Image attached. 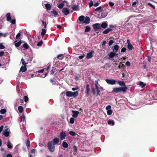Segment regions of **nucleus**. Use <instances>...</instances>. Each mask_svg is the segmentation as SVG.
<instances>
[{"instance_id":"nucleus-10","label":"nucleus","mask_w":157,"mask_h":157,"mask_svg":"<svg viewBox=\"0 0 157 157\" xmlns=\"http://www.w3.org/2000/svg\"><path fill=\"white\" fill-rule=\"evenodd\" d=\"M119 48V46L117 45H116L112 46L111 48V49L112 51V52L116 54H118L117 53V52H118Z\"/></svg>"},{"instance_id":"nucleus-45","label":"nucleus","mask_w":157,"mask_h":157,"mask_svg":"<svg viewBox=\"0 0 157 157\" xmlns=\"http://www.w3.org/2000/svg\"><path fill=\"white\" fill-rule=\"evenodd\" d=\"M62 56V54H59L57 56V58L58 59H59L60 60H62V59H63Z\"/></svg>"},{"instance_id":"nucleus-55","label":"nucleus","mask_w":157,"mask_h":157,"mask_svg":"<svg viewBox=\"0 0 157 157\" xmlns=\"http://www.w3.org/2000/svg\"><path fill=\"white\" fill-rule=\"evenodd\" d=\"M100 2L99 1V2H98L96 3H95L94 5V6H95V7H96V6H98L99 4H100Z\"/></svg>"},{"instance_id":"nucleus-33","label":"nucleus","mask_w":157,"mask_h":157,"mask_svg":"<svg viewBox=\"0 0 157 157\" xmlns=\"http://www.w3.org/2000/svg\"><path fill=\"white\" fill-rule=\"evenodd\" d=\"M52 13L53 14L54 16L56 17L58 15V12L55 10H53L52 12Z\"/></svg>"},{"instance_id":"nucleus-35","label":"nucleus","mask_w":157,"mask_h":157,"mask_svg":"<svg viewBox=\"0 0 157 157\" xmlns=\"http://www.w3.org/2000/svg\"><path fill=\"white\" fill-rule=\"evenodd\" d=\"M23 48H24L25 49H28L29 48L28 45L26 43H25L23 45Z\"/></svg>"},{"instance_id":"nucleus-57","label":"nucleus","mask_w":157,"mask_h":157,"mask_svg":"<svg viewBox=\"0 0 157 157\" xmlns=\"http://www.w3.org/2000/svg\"><path fill=\"white\" fill-rule=\"evenodd\" d=\"M84 56H85L84 54H83L82 55L79 56H78V58L80 59H82L84 57Z\"/></svg>"},{"instance_id":"nucleus-27","label":"nucleus","mask_w":157,"mask_h":157,"mask_svg":"<svg viewBox=\"0 0 157 157\" xmlns=\"http://www.w3.org/2000/svg\"><path fill=\"white\" fill-rule=\"evenodd\" d=\"M102 7L101 6H99L95 9V11L98 12L99 13L102 10Z\"/></svg>"},{"instance_id":"nucleus-38","label":"nucleus","mask_w":157,"mask_h":157,"mask_svg":"<svg viewBox=\"0 0 157 157\" xmlns=\"http://www.w3.org/2000/svg\"><path fill=\"white\" fill-rule=\"evenodd\" d=\"M0 113L1 114H4V113H5L6 112V109H1V110H0Z\"/></svg>"},{"instance_id":"nucleus-39","label":"nucleus","mask_w":157,"mask_h":157,"mask_svg":"<svg viewBox=\"0 0 157 157\" xmlns=\"http://www.w3.org/2000/svg\"><path fill=\"white\" fill-rule=\"evenodd\" d=\"M90 30V26H86V27L85 32H89Z\"/></svg>"},{"instance_id":"nucleus-59","label":"nucleus","mask_w":157,"mask_h":157,"mask_svg":"<svg viewBox=\"0 0 157 157\" xmlns=\"http://www.w3.org/2000/svg\"><path fill=\"white\" fill-rule=\"evenodd\" d=\"M25 120V117L24 115H23L21 117V121H24Z\"/></svg>"},{"instance_id":"nucleus-7","label":"nucleus","mask_w":157,"mask_h":157,"mask_svg":"<svg viewBox=\"0 0 157 157\" xmlns=\"http://www.w3.org/2000/svg\"><path fill=\"white\" fill-rule=\"evenodd\" d=\"M10 15L11 14L10 13H7L6 15V20L7 21L10 22L12 24H14L16 22L15 20L13 19L11 20L12 17H11Z\"/></svg>"},{"instance_id":"nucleus-36","label":"nucleus","mask_w":157,"mask_h":157,"mask_svg":"<svg viewBox=\"0 0 157 157\" xmlns=\"http://www.w3.org/2000/svg\"><path fill=\"white\" fill-rule=\"evenodd\" d=\"M72 9L74 10H78V7L77 5H74L72 7Z\"/></svg>"},{"instance_id":"nucleus-41","label":"nucleus","mask_w":157,"mask_h":157,"mask_svg":"<svg viewBox=\"0 0 157 157\" xmlns=\"http://www.w3.org/2000/svg\"><path fill=\"white\" fill-rule=\"evenodd\" d=\"M139 85L141 87H144L145 86V84L144 83L142 82H140L139 83Z\"/></svg>"},{"instance_id":"nucleus-49","label":"nucleus","mask_w":157,"mask_h":157,"mask_svg":"<svg viewBox=\"0 0 157 157\" xmlns=\"http://www.w3.org/2000/svg\"><path fill=\"white\" fill-rule=\"evenodd\" d=\"M42 44H43L42 41H40L38 42L37 45V46H41L42 45Z\"/></svg>"},{"instance_id":"nucleus-42","label":"nucleus","mask_w":157,"mask_h":157,"mask_svg":"<svg viewBox=\"0 0 157 157\" xmlns=\"http://www.w3.org/2000/svg\"><path fill=\"white\" fill-rule=\"evenodd\" d=\"M69 134L71 136H75L76 135V134L73 131H70L69 132Z\"/></svg>"},{"instance_id":"nucleus-19","label":"nucleus","mask_w":157,"mask_h":157,"mask_svg":"<svg viewBox=\"0 0 157 157\" xmlns=\"http://www.w3.org/2000/svg\"><path fill=\"white\" fill-rule=\"evenodd\" d=\"M90 91L89 85L87 84L86 86V93L87 96H88L89 95V92Z\"/></svg>"},{"instance_id":"nucleus-60","label":"nucleus","mask_w":157,"mask_h":157,"mask_svg":"<svg viewBox=\"0 0 157 157\" xmlns=\"http://www.w3.org/2000/svg\"><path fill=\"white\" fill-rule=\"evenodd\" d=\"M5 48V46L2 44H0V49H3Z\"/></svg>"},{"instance_id":"nucleus-40","label":"nucleus","mask_w":157,"mask_h":157,"mask_svg":"<svg viewBox=\"0 0 157 157\" xmlns=\"http://www.w3.org/2000/svg\"><path fill=\"white\" fill-rule=\"evenodd\" d=\"M25 144L27 148H28L30 147V143L29 140H27Z\"/></svg>"},{"instance_id":"nucleus-32","label":"nucleus","mask_w":157,"mask_h":157,"mask_svg":"<svg viewBox=\"0 0 157 157\" xmlns=\"http://www.w3.org/2000/svg\"><path fill=\"white\" fill-rule=\"evenodd\" d=\"M118 83L119 85L121 86H125V83L124 81H118Z\"/></svg>"},{"instance_id":"nucleus-11","label":"nucleus","mask_w":157,"mask_h":157,"mask_svg":"<svg viewBox=\"0 0 157 157\" xmlns=\"http://www.w3.org/2000/svg\"><path fill=\"white\" fill-rule=\"evenodd\" d=\"M109 57V59L112 60H114L113 58L115 56H117L118 54H116L113 52H109L108 54Z\"/></svg>"},{"instance_id":"nucleus-20","label":"nucleus","mask_w":157,"mask_h":157,"mask_svg":"<svg viewBox=\"0 0 157 157\" xmlns=\"http://www.w3.org/2000/svg\"><path fill=\"white\" fill-rule=\"evenodd\" d=\"M27 70V69L25 65L22 66L20 68V71H21L22 72L26 71Z\"/></svg>"},{"instance_id":"nucleus-22","label":"nucleus","mask_w":157,"mask_h":157,"mask_svg":"<svg viewBox=\"0 0 157 157\" xmlns=\"http://www.w3.org/2000/svg\"><path fill=\"white\" fill-rule=\"evenodd\" d=\"M45 6L46 9L47 10H50L51 8V5L49 3H46L44 4Z\"/></svg>"},{"instance_id":"nucleus-12","label":"nucleus","mask_w":157,"mask_h":157,"mask_svg":"<svg viewBox=\"0 0 157 157\" xmlns=\"http://www.w3.org/2000/svg\"><path fill=\"white\" fill-rule=\"evenodd\" d=\"M59 136L60 140H63L65 139L66 135L65 132L62 131L60 132Z\"/></svg>"},{"instance_id":"nucleus-34","label":"nucleus","mask_w":157,"mask_h":157,"mask_svg":"<svg viewBox=\"0 0 157 157\" xmlns=\"http://www.w3.org/2000/svg\"><path fill=\"white\" fill-rule=\"evenodd\" d=\"M108 124L109 125H113L114 124V122L113 120H109L108 122Z\"/></svg>"},{"instance_id":"nucleus-50","label":"nucleus","mask_w":157,"mask_h":157,"mask_svg":"<svg viewBox=\"0 0 157 157\" xmlns=\"http://www.w3.org/2000/svg\"><path fill=\"white\" fill-rule=\"evenodd\" d=\"M114 42L112 40H110L109 42V46H110Z\"/></svg>"},{"instance_id":"nucleus-30","label":"nucleus","mask_w":157,"mask_h":157,"mask_svg":"<svg viewBox=\"0 0 157 157\" xmlns=\"http://www.w3.org/2000/svg\"><path fill=\"white\" fill-rule=\"evenodd\" d=\"M62 145L63 147L65 148L67 147L68 146V144L65 141H63L62 143Z\"/></svg>"},{"instance_id":"nucleus-3","label":"nucleus","mask_w":157,"mask_h":157,"mask_svg":"<svg viewBox=\"0 0 157 157\" xmlns=\"http://www.w3.org/2000/svg\"><path fill=\"white\" fill-rule=\"evenodd\" d=\"M40 21L42 22V25L45 28H46L47 27V24L48 22L47 23V18L45 16V15L43 14L42 17L40 18Z\"/></svg>"},{"instance_id":"nucleus-56","label":"nucleus","mask_w":157,"mask_h":157,"mask_svg":"<svg viewBox=\"0 0 157 157\" xmlns=\"http://www.w3.org/2000/svg\"><path fill=\"white\" fill-rule=\"evenodd\" d=\"M109 6L111 7H112L113 6L114 4V3L113 2H110L109 3Z\"/></svg>"},{"instance_id":"nucleus-53","label":"nucleus","mask_w":157,"mask_h":157,"mask_svg":"<svg viewBox=\"0 0 157 157\" xmlns=\"http://www.w3.org/2000/svg\"><path fill=\"white\" fill-rule=\"evenodd\" d=\"M24 101L25 102H27L28 101V97L27 96H24Z\"/></svg>"},{"instance_id":"nucleus-1","label":"nucleus","mask_w":157,"mask_h":157,"mask_svg":"<svg viewBox=\"0 0 157 157\" xmlns=\"http://www.w3.org/2000/svg\"><path fill=\"white\" fill-rule=\"evenodd\" d=\"M94 85L95 87V88L94 87L92 88V91L94 94H96V91L95 90H96L97 91V95L98 96L100 95V90H99V87L100 86L98 84V80H96L95 81L94 83Z\"/></svg>"},{"instance_id":"nucleus-2","label":"nucleus","mask_w":157,"mask_h":157,"mask_svg":"<svg viewBox=\"0 0 157 157\" xmlns=\"http://www.w3.org/2000/svg\"><path fill=\"white\" fill-rule=\"evenodd\" d=\"M128 88L126 86L119 87H116L113 88L112 92H115L116 93L119 92H125Z\"/></svg>"},{"instance_id":"nucleus-21","label":"nucleus","mask_w":157,"mask_h":157,"mask_svg":"<svg viewBox=\"0 0 157 157\" xmlns=\"http://www.w3.org/2000/svg\"><path fill=\"white\" fill-rule=\"evenodd\" d=\"M66 2V1H63V2H62L59 3H58V6H57L59 8H60V9L62 8L64 6V2Z\"/></svg>"},{"instance_id":"nucleus-6","label":"nucleus","mask_w":157,"mask_h":157,"mask_svg":"<svg viewBox=\"0 0 157 157\" xmlns=\"http://www.w3.org/2000/svg\"><path fill=\"white\" fill-rule=\"evenodd\" d=\"M78 92L75 91L72 92L70 91H67L66 92V95L68 97H74L78 96Z\"/></svg>"},{"instance_id":"nucleus-64","label":"nucleus","mask_w":157,"mask_h":157,"mask_svg":"<svg viewBox=\"0 0 157 157\" xmlns=\"http://www.w3.org/2000/svg\"><path fill=\"white\" fill-rule=\"evenodd\" d=\"M6 157H12V156L11 154L9 153L6 155Z\"/></svg>"},{"instance_id":"nucleus-16","label":"nucleus","mask_w":157,"mask_h":157,"mask_svg":"<svg viewBox=\"0 0 157 157\" xmlns=\"http://www.w3.org/2000/svg\"><path fill=\"white\" fill-rule=\"evenodd\" d=\"M93 52L94 51H92L88 53L86 56V58L87 59H89L92 57L93 56Z\"/></svg>"},{"instance_id":"nucleus-26","label":"nucleus","mask_w":157,"mask_h":157,"mask_svg":"<svg viewBox=\"0 0 157 157\" xmlns=\"http://www.w3.org/2000/svg\"><path fill=\"white\" fill-rule=\"evenodd\" d=\"M85 18V17L84 16L82 15L80 16L78 18V20L81 22H83Z\"/></svg>"},{"instance_id":"nucleus-48","label":"nucleus","mask_w":157,"mask_h":157,"mask_svg":"<svg viewBox=\"0 0 157 157\" xmlns=\"http://www.w3.org/2000/svg\"><path fill=\"white\" fill-rule=\"evenodd\" d=\"M107 114L108 115H110L112 114V111L111 109L107 111Z\"/></svg>"},{"instance_id":"nucleus-31","label":"nucleus","mask_w":157,"mask_h":157,"mask_svg":"<svg viewBox=\"0 0 157 157\" xmlns=\"http://www.w3.org/2000/svg\"><path fill=\"white\" fill-rule=\"evenodd\" d=\"M46 33V30L45 29H42V32L41 33V35L42 38H43L44 36V35Z\"/></svg>"},{"instance_id":"nucleus-17","label":"nucleus","mask_w":157,"mask_h":157,"mask_svg":"<svg viewBox=\"0 0 157 157\" xmlns=\"http://www.w3.org/2000/svg\"><path fill=\"white\" fill-rule=\"evenodd\" d=\"M90 17H88L86 16L85 17L84 20L83 22V23L86 24H88L90 23Z\"/></svg>"},{"instance_id":"nucleus-52","label":"nucleus","mask_w":157,"mask_h":157,"mask_svg":"<svg viewBox=\"0 0 157 157\" xmlns=\"http://www.w3.org/2000/svg\"><path fill=\"white\" fill-rule=\"evenodd\" d=\"M111 106L110 105H107L106 106L105 109L107 110L111 109Z\"/></svg>"},{"instance_id":"nucleus-37","label":"nucleus","mask_w":157,"mask_h":157,"mask_svg":"<svg viewBox=\"0 0 157 157\" xmlns=\"http://www.w3.org/2000/svg\"><path fill=\"white\" fill-rule=\"evenodd\" d=\"M127 47L129 50H131L132 49L133 46L131 44L128 43Z\"/></svg>"},{"instance_id":"nucleus-29","label":"nucleus","mask_w":157,"mask_h":157,"mask_svg":"<svg viewBox=\"0 0 157 157\" xmlns=\"http://www.w3.org/2000/svg\"><path fill=\"white\" fill-rule=\"evenodd\" d=\"M18 110L19 112L20 113H22V112H23V111H24L23 107L21 106H19L18 107Z\"/></svg>"},{"instance_id":"nucleus-5","label":"nucleus","mask_w":157,"mask_h":157,"mask_svg":"<svg viewBox=\"0 0 157 157\" xmlns=\"http://www.w3.org/2000/svg\"><path fill=\"white\" fill-rule=\"evenodd\" d=\"M52 141H50L48 144V148L51 152H53L55 151V146Z\"/></svg>"},{"instance_id":"nucleus-4","label":"nucleus","mask_w":157,"mask_h":157,"mask_svg":"<svg viewBox=\"0 0 157 157\" xmlns=\"http://www.w3.org/2000/svg\"><path fill=\"white\" fill-rule=\"evenodd\" d=\"M108 13L106 10H102L98 14V17L100 18H105L107 16Z\"/></svg>"},{"instance_id":"nucleus-44","label":"nucleus","mask_w":157,"mask_h":157,"mask_svg":"<svg viewBox=\"0 0 157 157\" xmlns=\"http://www.w3.org/2000/svg\"><path fill=\"white\" fill-rule=\"evenodd\" d=\"M56 71V69L55 68L53 67L52 70L51 71V74L52 75Z\"/></svg>"},{"instance_id":"nucleus-61","label":"nucleus","mask_w":157,"mask_h":157,"mask_svg":"<svg viewBox=\"0 0 157 157\" xmlns=\"http://www.w3.org/2000/svg\"><path fill=\"white\" fill-rule=\"evenodd\" d=\"M89 7H91L92 6H93V5H94V4H93V2L92 1H91L90 2V3H89Z\"/></svg>"},{"instance_id":"nucleus-47","label":"nucleus","mask_w":157,"mask_h":157,"mask_svg":"<svg viewBox=\"0 0 157 157\" xmlns=\"http://www.w3.org/2000/svg\"><path fill=\"white\" fill-rule=\"evenodd\" d=\"M21 62L22 63V64L24 65H25L28 63H25V60L23 58H22L21 59Z\"/></svg>"},{"instance_id":"nucleus-8","label":"nucleus","mask_w":157,"mask_h":157,"mask_svg":"<svg viewBox=\"0 0 157 157\" xmlns=\"http://www.w3.org/2000/svg\"><path fill=\"white\" fill-rule=\"evenodd\" d=\"M106 82L109 84L113 85L116 84V80L113 79H106Z\"/></svg>"},{"instance_id":"nucleus-13","label":"nucleus","mask_w":157,"mask_h":157,"mask_svg":"<svg viewBox=\"0 0 157 157\" xmlns=\"http://www.w3.org/2000/svg\"><path fill=\"white\" fill-rule=\"evenodd\" d=\"M62 12L65 15H67L69 14L70 12L68 9L67 8H63L62 9Z\"/></svg>"},{"instance_id":"nucleus-63","label":"nucleus","mask_w":157,"mask_h":157,"mask_svg":"<svg viewBox=\"0 0 157 157\" xmlns=\"http://www.w3.org/2000/svg\"><path fill=\"white\" fill-rule=\"evenodd\" d=\"M147 60H148V61L149 62H151V57L150 56H148L147 57Z\"/></svg>"},{"instance_id":"nucleus-18","label":"nucleus","mask_w":157,"mask_h":157,"mask_svg":"<svg viewBox=\"0 0 157 157\" xmlns=\"http://www.w3.org/2000/svg\"><path fill=\"white\" fill-rule=\"evenodd\" d=\"M72 112L73 113L72 117L74 118H76L79 113V112L75 110H73Z\"/></svg>"},{"instance_id":"nucleus-62","label":"nucleus","mask_w":157,"mask_h":157,"mask_svg":"<svg viewBox=\"0 0 157 157\" xmlns=\"http://www.w3.org/2000/svg\"><path fill=\"white\" fill-rule=\"evenodd\" d=\"M50 82H51L53 84H56L55 81L53 79H51Z\"/></svg>"},{"instance_id":"nucleus-23","label":"nucleus","mask_w":157,"mask_h":157,"mask_svg":"<svg viewBox=\"0 0 157 157\" xmlns=\"http://www.w3.org/2000/svg\"><path fill=\"white\" fill-rule=\"evenodd\" d=\"M113 30L111 28H108L103 32V33L104 34H107L110 31Z\"/></svg>"},{"instance_id":"nucleus-54","label":"nucleus","mask_w":157,"mask_h":157,"mask_svg":"<svg viewBox=\"0 0 157 157\" xmlns=\"http://www.w3.org/2000/svg\"><path fill=\"white\" fill-rule=\"evenodd\" d=\"M125 65L129 67L130 66L131 64L130 63L129 61H127L125 63Z\"/></svg>"},{"instance_id":"nucleus-46","label":"nucleus","mask_w":157,"mask_h":157,"mask_svg":"<svg viewBox=\"0 0 157 157\" xmlns=\"http://www.w3.org/2000/svg\"><path fill=\"white\" fill-rule=\"evenodd\" d=\"M75 119L73 118H71L70 119V122L71 124L74 123Z\"/></svg>"},{"instance_id":"nucleus-43","label":"nucleus","mask_w":157,"mask_h":157,"mask_svg":"<svg viewBox=\"0 0 157 157\" xmlns=\"http://www.w3.org/2000/svg\"><path fill=\"white\" fill-rule=\"evenodd\" d=\"M21 36V34L20 33H18L17 35L16 36V39L18 40L20 39V36Z\"/></svg>"},{"instance_id":"nucleus-51","label":"nucleus","mask_w":157,"mask_h":157,"mask_svg":"<svg viewBox=\"0 0 157 157\" xmlns=\"http://www.w3.org/2000/svg\"><path fill=\"white\" fill-rule=\"evenodd\" d=\"M147 5L150 6L152 8L154 9H155V7L151 3H148Z\"/></svg>"},{"instance_id":"nucleus-15","label":"nucleus","mask_w":157,"mask_h":157,"mask_svg":"<svg viewBox=\"0 0 157 157\" xmlns=\"http://www.w3.org/2000/svg\"><path fill=\"white\" fill-rule=\"evenodd\" d=\"M92 27L95 30H97L100 29V25L99 23H96L93 24Z\"/></svg>"},{"instance_id":"nucleus-25","label":"nucleus","mask_w":157,"mask_h":157,"mask_svg":"<svg viewBox=\"0 0 157 157\" xmlns=\"http://www.w3.org/2000/svg\"><path fill=\"white\" fill-rule=\"evenodd\" d=\"M108 25L106 22H104L102 23L100 25V27L104 28H105Z\"/></svg>"},{"instance_id":"nucleus-14","label":"nucleus","mask_w":157,"mask_h":157,"mask_svg":"<svg viewBox=\"0 0 157 157\" xmlns=\"http://www.w3.org/2000/svg\"><path fill=\"white\" fill-rule=\"evenodd\" d=\"M59 140L58 138L56 137L54 138L53 140V143L54 145H59L60 144H59Z\"/></svg>"},{"instance_id":"nucleus-58","label":"nucleus","mask_w":157,"mask_h":157,"mask_svg":"<svg viewBox=\"0 0 157 157\" xmlns=\"http://www.w3.org/2000/svg\"><path fill=\"white\" fill-rule=\"evenodd\" d=\"M126 51V48L124 47L123 48L121 49V52H124Z\"/></svg>"},{"instance_id":"nucleus-9","label":"nucleus","mask_w":157,"mask_h":157,"mask_svg":"<svg viewBox=\"0 0 157 157\" xmlns=\"http://www.w3.org/2000/svg\"><path fill=\"white\" fill-rule=\"evenodd\" d=\"M5 128L3 132V134L6 137H8L9 135L10 130L7 126L5 127Z\"/></svg>"},{"instance_id":"nucleus-24","label":"nucleus","mask_w":157,"mask_h":157,"mask_svg":"<svg viewBox=\"0 0 157 157\" xmlns=\"http://www.w3.org/2000/svg\"><path fill=\"white\" fill-rule=\"evenodd\" d=\"M17 41H18L17 40L15 41L14 43V44L16 47H19L21 43V42L20 41L18 42H16Z\"/></svg>"},{"instance_id":"nucleus-28","label":"nucleus","mask_w":157,"mask_h":157,"mask_svg":"<svg viewBox=\"0 0 157 157\" xmlns=\"http://www.w3.org/2000/svg\"><path fill=\"white\" fill-rule=\"evenodd\" d=\"M7 146L8 148L11 149L12 148V144H11L10 141L8 140L7 142Z\"/></svg>"}]
</instances>
